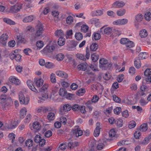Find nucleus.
<instances>
[{
    "mask_svg": "<svg viewBox=\"0 0 151 151\" xmlns=\"http://www.w3.org/2000/svg\"><path fill=\"white\" fill-rule=\"evenodd\" d=\"M48 87L47 85L45 84L40 88H39V90L41 93V95L39 96L38 98L40 100L45 101L48 98L47 90Z\"/></svg>",
    "mask_w": 151,
    "mask_h": 151,
    "instance_id": "nucleus-1",
    "label": "nucleus"
},
{
    "mask_svg": "<svg viewBox=\"0 0 151 151\" xmlns=\"http://www.w3.org/2000/svg\"><path fill=\"white\" fill-rule=\"evenodd\" d=\"M19 97L20 103L21 104L27 105L28 104L29 100V97H25L23 93L21 92L19 93Z\"/></svg>",
    "mask_w": 151,
    "mask_h": 151,
    "instance_id": "nucleus-2",
    "label": "nucleus"
},
{
    "mask_svg": "<svg viewBox=\"0 0 151 151\" xmlns=\"http://www.w3.org/2000/svg\"><path fill=\"white\" fill-rule=\"evenodd\" d=\"M36 33L37 36H40L42 35L44 31L43 26L40 22H39L35 27Z\"/></svg>",
    "mask_w": 151,
    "mask_h": 151,
    "instance_id": "nucleus-3",
    "label": "nucleus"
},
{
    "mask_svg": "<svg viewBox=\"0 0 151 151\" xmlns=\"http://www.w3.org/2000/svg\"><path fill=\"white\" fill-rule=\"evenodd\" d=\"M22 8V4H17L14 6H11L10 8V11L11 13H14L18 12Z\"/></svg>",
    "mask_w": 151,
    "mask_h": 151,
    "instance_id": "nucleus-4",
    "label": "nucleus"
},
{
    "mask_svg": "<svg viewBox=\"0 0 151 151\" xmlns=\"http://www.w3.org/2000/svg\"><path fill=\"white\" fill-rule=\"evenodd\" d=\"M8 39V35L6 34H3L0 36V45L5 46Z\"/></svg>",
    "mask_w": 151,
    "mask_h": 151,
    "instance_id": "nucleus-5",
    "label": "nucleus"
},
{
    "mask_svg": "<svg viewBox=\"0 0 151 151\" xmlns=\"http://www.w3.org/2000/svg\"><path fill=\"white\" fill-rule=\"evenodd\" d=\"M96 141L93 139L90 141V144L89 145L88 148L89 151H96Z\"/></svg>",
    "mask_w": 151,
    "mask_h": 151,
    "instance_id": "nucleus-6",
    "label": "nucleus"
},
{
    "mask_svg": "<svg viewBox=\"0 0 151 151\" xmlns=\"http://www.w3.org/2000/svg\"><path fill=\"white\" fill-rule=\"evenodd\" d=\"M71 108V106L68 104L64 105L62 108H61L59 111L60 114L63 115V112H67L69 111Z\"/></svg>",
    "mask_w": 151,
    "mask_h": 151,
    "instance_id": "nucleus-7",
    "label": "nucleus"
},
{
    "mask_svg": "<svg viewBox=\"0 0 151 151\" xmlns=\"http://www.w3.org/2000/svg\"><path fill=\"white\" fill-rule=\"evenodd\" d=\"M127 19H119L114 21L113 24L114 25H122L127 24Z\"/></svg>",
    "mask_w": 151,
    "mask_h": 151,
    "instance_id": "nucleus-8",
    "label": "nucleus"
},
{
    "mask_svg": "<svg viewBox=\"0 0 151 151\" xmlns=\"http://www.w3.org/2000/svg\"><path fill=\"white\" fill-rule=\"evenodd\" d=\"M55 49V47L53 46L47 45L41 51V52H44L45 53H47L52 52Z\"/></svg>",
    "mask_w": 151,
    "mask_h": 151,
    "instance_id": "nucleus-9",
    "label": "nucleus"
},
{
    "mask_svg": "<svg viewBox=\"0 0 151 151\" xmlns=\"http://www.w3.org/2000/svg\"><path fill=\"white\" fill-rule=\"evenodd\" d=\"M112 31V29L109 27L105 28L103 27L100 29V32L103 34L109 35Z\"/></svg>",
    "mask_w": 151,
    "mask_h": 151,
    "instance_id": "nucleus-10",
    "label": "nucleus"
},
{
    "mask_svg": "<svg viewBox=\"0 0 151 151\" xmlns=\"http://www.w3.org/2000/svg\"><path fill=\"white\" fill-rule=\"evenodd\" d=\"M101 126V124L99 122H97L96 124V128L94 132V135L95 137H98L100 134V129H101L100 127Z\"/></svg>",
    "mask_w": 151,
    "mask_h": 151,
    "instance_id": "nucleus-11",
    "label": "nucleus"
},
{
    "mask_svg": "<svg viewBox=\"0 0 151 151\" xmlns=\"http://www.w3.org/2000/svg\"><path fill=\"white\" fill-rule=\"evenodd\" d=\"M106 144V141L102 140L100 141L98 143L97 145L96 146V150H101L105 147Z\"/></svg>",
    "mask_w": 151,
    "mask_h": 151,
    "instance_id": "nucleus-12",
    "label": "nucleus"
},
{
    "mask_svg": "<svg viewBox=\"0 0 151 151\" xmlns=\"http://www.w3.org/2000/svg\"><path fill=\"white\" fill-rule=\"evenodd\" d=\"M33 83V82L30 80H29L27 82V85L29 88L32 91L37 93L38 92L37 90L34 87Z\"/></svg>",
    "mask_w": 151,
    "mask_h": 151,
    "instance_id": "nucleus-13",
    "label": "nucleus"
},
{
    "mask_svg": "<svg viewBox=\"0 0 151 151\" xmlns=\"http://www.w3.org/2000/svg\"><path fill=\"white\" fill-rule=\"evenodd\" d=\"M33 83V82L30 80H29L27 82V85L29 88L32 91L37 93L38 92L37 90L34 87Z\"/></svg>",
    "mask_w": 151,
    "mask_h": 151,
    "instance_id": "nucleus-14",
    "label": "nucleus"
},
{
    "mask_svg": "<svg viewBox=\"0 0 151 151\" xmlns=\"http://www.w3.org/2000/svg\"><path fill=\"white\" fill-rule=\"evenodd\" d=\"M33 83V82L30 80H29L27 82V85L29 88L32 91L37 93L38 92L37 90L34 87Z\"/></svg>",
    "mask_w": 151,
    "mask_h": 151,
    "instance_id": "nucleus-15",
    "label": "nucleus"
},
{
    "mask_svg": "<svg viewBox=\"0 0 151 151\" xmlns=\"http://www.w3.org/2000/svg\"><path fill=\"white\" fill-rule=\"evenodd\" d=\"M73 134L75 135L77 137L81 136L83 133L82 130L78 128L73 130Z\"/></svg>",
    "mask_w": 151,
    "mask_h": 151,
    "instance_id": "nucleus-16",
    "label": "nucleus"
},
{
    "mask_svg": "<svg viewBox=\"0 0 151 151\" xmlns=\"http://www.w3.org/2000/svg\"><path fill=\"white\" fill-rule=\"evenodd\" d=\"M103 10H97L93 11L91 13L92 16H101L103 14Z\"/></svg>",
    "mask_w": 151,
    "mask_h": 151,
    "instance_id": "nucleus-17",
    "label": "nucleus"
},
{
    "mask_svg": "<svg viewBox=\"0 0 151 151\" xmlns=\"http://www.w3.org/2000/svg\"><path fill=\"white\" fill-rule=\"evenodd\" d=\"M9 80L11 82L16 85H18L20 83V81L19 79L14 76L10 77Z\"/></svg>",
    "mask_w": 151,
    "mask_h": 151,
    "instance_id": "nucleus-18",
    "label": "nucleus"
},
{
    "mask_svg": "<svg viewBox=\"0 0 151 151\" xmlns=\"http://www.w3.org/2000/svg\"><path fill=\"white\" fill-rule=\"evenodd\" d=\"M56 74L58 76L64 78H66L68 77V75L65 72L58 70L56 72Z\"/></svg>",
    "mask_w": 151,
    "mask_h": 151,
    "instance_id": "nucleus-19",
    "label": "nucleus"
},
{
    "mask_svg": "<svg viewBox=\"0 0 151 151\" xmlns=\"http://www.w3.org/2000/svg\"><path fill=\"white\" fill-rule=\"evenodd\" d=\"M18 125V123L15 121H12L10 124L8 125L7 128L8 129H14L17 127Z\"/></svg>",
    "mask_w": 151,
    "mask_h": 151,
    "instance_id": "nucleus-20",
    "label": "nucleus"
},
{
    "mask_svg": "<svg viewBox=\"0 0 151 151\" xmlns=\"http://www.w3.org/2000/svg\"><path fill=\"white\" fill-rule=\"evenodd\" d=\"M35 16L33 15H30L24 17L23 19V21L24 22H29L32 21L35 18Z\"/></svg>",
    "mask_w": 151,
    "mask_h": 151,
    "instance_id": "nucleus-21",
    "label": "nucleus"
},
{
    "mask_svg": "<svg viewBox=\"0 0 151 151\" xmlns=\"http://www.w3.org/2000/svg\"><path fill=\"white\" fill-rule=\"evenodd\" d=\"M39 37L40 36H37L36 33L35 34L32 33L29 37L30 41L32 42H35L38 39V37Z\"/></svg>",
    "mask_w": 151,
    "mask_h": 151,
    "instance_id": "nucleus-22",
    "label": "nucleus"
},
{
    "mask_svg": "<svg viewBox=\"0 0 151 151\" xmlns=\"http://www.w3.org/2000/svg\"><path fill=\"white\" fill-rule=\"evenodd\" d=\"M55 35L56 37H61L64 35V33L61 29H57L55 32Z\"/></svg>",
    "mask_w": 151,
    "mask_h": 151,
    "instance_id": "nucleus-23",
    "label": "nucleus"
},
{
    "mask_svg": "<svg viewBox=\"0 0 151 151\" xmlns=\"http://www.w3.org/2000/svg\"><path fill=\"white\" fill-rule=\"evenodd\" d=\"M86 65H87V63L80 64L78 65V66L77 67V68L79 70H82L84 71L86 69V68H87Z\"/></svg>",
    "mask_w": 151,
    "mask_h": 151,
    "instance_id": "nucleus-24",
    "label": "nucleus"
},
{
    "mask_svg": "<svg viewBox=\"0 0 151 151\" xmlns=\"http://www.w3.org/2000/svg\"><path fill=\"white\" fill-rule=\"evenodd\" d=\"M124 5V2L122 1H116L113 4V6H116V7L118 8L122 7Z\"/></svg>",
    "mask_w": 151,
    "mask_h": 151,
    "instance_id": "nucleus-25",
    "label": "nucleus"
},
{
    "mask_svg": "<svg viewBox=\"0 0 151 151\" xmlns=\"http://www.w3.org/2000/svg\"><path fill=\"white\" fill-rule=\"evenodd\" d=\"M78 142H69L68 145V148L71 149L74 147L78 146Z\"/></svg>",
    "mask_w": 151,
    "mask_h": 151,
    "instance_id": "nucleus-26",
    "label": "nucleus"
},
{
    "mask_svg": "<svg viewBox=\"0 0 151 151\" xmlns=\"http://www.w3.org/2000/svg\"><path fill=\"white\" fill-rule=\"evenodd\" d=\"M33 128L37 130H39L41 128V125L39 123L37 122H35L33 124Z\"/></svg>",
    "mask_w": 151,
    "mask_h": 151,
    "instance_id": "nucleus-27",
    "label": "nucleus"
},
{
    "mask_svg": "<svg viewBox=\"0 0 151 151\" xmlns=\"http://www.w3.org/2000/svg\"><path fill=\"white\" fill-rule=\"evenodd\" d=\"M35 82L37 87L41 86L43 83V80L41 78L38 79H36L35 80Z\"/></svg>",
    "mask_w": 151,
    "mask_h": 151,
    "instance_id": "nucleus-28",
    "label": "nucleus"
},
{
    "mask_svg": "<svg viewBox=\"0 0 151 151\" xmlns=\"http://www.w3.org/2000/svg\"><path fill=\"white\" fill-rule=\"evenodd\" d=\"M134 64L135 66L137 68H139L141 65V63L140 59L137 58H135L134 61Z\"/></svg>",
    "mask_w": 151,
    "mask_h": 151,
    "instance_id": "nucleus-29",
    "label": "nucleus"
},
{
    "mask_svg": "<svg viewBox=\"0 0 151 151\" xmlns=\"http://www.w3.org/2000/svg\"><path fill=\"white\" fill-rule=\"evenodd\" d=\"M27 112V109L25 108H24L21 109L20 112V117L21 118L23 119L26 115Z\"/></svg>",
    "mask_w": 151,
    "mask_h": 151,
    "instance_id": "nucleus-30",
    "label": "nucleus"
},
{
    "mask_svg": "<svg viewBox=\"0 0 151 151\" xmlns=\"http://www.w3.org/2000/svg\"><path fill=\"white\" fill-rule=\"evenodd\" d=\"M147 35V31L145 29H143L140 31L139 35L142 38L146 37Z\"/></svg>",
    "mask_w": 151,
    "mask_h": 151,
    "instance_id": "nucleus-31",
    "label": "nucleus"
},
{
    "mask_svg": "<svg viewBox=\"0 0 151 151\" xmlns=\"http://www.w3.org/2000/svg\"><path fill=\"white\" fill-rule=\"evenodd\" d=\"M47 118L49 121H52L55 118V115L53 112L49 113L47 116Z\"/></svg>",
    "mask_w": 151,
    "mask_h": 151,
    "instance_id": "nucleus-32",
    "label": "nucleus"
},
{
    "mask_svg": "<svg viewBox=\"0 0 151 151\" xmlns=\"http://www.w3.org/2000/svg\"><path fill=\"white\" fill-rule=\"evenodd\" d=\"M65 39L63 38V36L60 37L58 40V44L60 46H63L65 43Z\"/></svg>",
    "mask_w": 151,
    "mask_h": 151,
    "instance_id": "nucleus-33",
    "label": "nucleus"
},
{
    "mask_svg": "<svg viewBox=\"0 0 151 151\" xmlns=\"http://www.w3.org/2000/svg\"><path fill=\"white\" fill-rule=\"evenodd\" d=\"M59 93L60 96H64L67 94V91L64 88H62L60 89Z\"/></svg>",
    "mask_w": 151,
    "mask_h": 151,
    "instance_id": "nucleus-34",
    "label": "nucleus"
},
{
    "mask_svg": "<svg viewBox=\"0 0 151 151\" xmlns=\"http://www.w3.org/2000/svg\"><path fill=\"white\" fill-rule=\"evenodd\" d=\"M135 19L137 22H141L143 19V16L140 14H137L135 16Z\"/></svg>",
    "mask_w": 151,
    "mask_h": 151,
    "instance_id": "nucleus-35",
    "label": "nucleus"
},
{
    "mask_svg": "<svg viewBox=\"0 0 151 151\" xmlns=\"http://www.w3.org/2000/svg\"><path fill=\"white\" fill-rule=\"evenodd\" d=\"M98 45L96 43H93L90 46V50L92 51H95L98 49Z\"/></svg>",
    "mask_w": 151,
    "mask_h": 151,
    "instance_id": "nucleus-36",
    "label": "nucleus"
},
{
    "mask_svg": "<svg viewBox=\"0 0 151 151\" xmlns=\"http://www.w3.org/2000/svg\"><path fill=\"white\" fill-rule=\"evenodd\" d=\"M4 22L10 25H14L15 24V23L14 21L11 20L6 18L4 19Z\"/></svg>",
    "mask_w": 151,
    "mask_h": 151,
    "instance_id": "nucleus-37",
    "label": "nucleus"
},
{
    "mask_svg": "<svg viewBox=\"0 0 151 151\" xmlns=\"http://www.w3.org/2000/svg\"><path fill=\"white\" fill-rule=\"evenodd\" d=\"M66 23L68 24H70L73 22V18L72 17L69 16L67 17L66 19Z\"/></svg>",
    "mask_w": 151,
    "mask_h": 151,
    "instance_id": "nucleus-38",
    "label": "nucleus"
},
{
    "mask_svg": "<svg viewBox=\"0 0 151 151\" xmlns=\"http://www.w3.org/2000/svg\"><path fill=\"white\" fill-rule=\"evenodd\" d=\"M147 129V125L146 124H142L140 128V130L141 131L145 132Z\"/></svg>",
    "mask_w": 151,
    "mask_h": 151,
    "instance_id": "nucleus-39",
    "label": "nucleus"
},
{
    "mask_svg": "<svg viewBox=\"0 0 151 151\" xmlns=\"http://www.w3.org/2000/svg\"><path fill=\"white\" fill-rule=\"evenodd\" d=\"M115 123L117 126L119 127H121L123 124L122 120L120 119L116 120V122H115Z\"/></svg>",
    "mask_w": 151,
    "mask_h": 151,
    "instance_id": "nucleus-40",
    "label": "nucleus"
},
{
    "mask_svg": "<svg viewBox=\"0 0 151 151\" xmlns=\"http://www.w3.org/2000/svg\"><path fill=\"white\" fill-rule=\"evenodd\" d=\"M44 44L43 41L41 40H39L37 41L36 43V45L37 47L40 49L42 47L44 46Z\"/></svg>",
    "mask_w": 151,
    "mask_h": 151,
    "instance_id": "nucleus-41",
    "label": "nucleus"
},
{
    "mask_svg": "<svg viewBox=\"0 0 151 151\" xmlns=\"http://www.w3.org/2000/svg\"><path fill=\"white\" fill-rule=\"evenodd\" d=\"M146 55V52H143L140 53L138 56V58H137L139 59H144L146 58V56H145Z\"/></svg>",
    "mask_w": 151,
    "mask_h": 151,
    "instance_id": "nucleus-42",
    "label": "nucleus"
},
{
    "mask_svg": "<svg viewBox=\"0 0 151 151\" xmlns=\"http://www.w3.org/2000/svg\"><path fill=\"white\" fill-rule=\"evenodd\" d=\"M126 12L124 9H120L118 10L116 12L117 14L119 16H122L124 15Z\"/></svg>",
    "mask_w": 151,
    "mask_h": 151,
    "instance_id": "nucleus-43",
    "label": "nucleus"
},
{
    "mask_svg": "<svg viewBox=\"0 0 151 151\" xmlns=\"http://www.w3.org/2000/svg\"><path fill=\"white\" fill-rule=\"evenodd\" d=\"M145 19L147 21H150L151 19V14L150 12L146 13L145 15Z\"/></svg>",
    "mask_w": 151,
    "mask_h": 151,
    "instance_id": "nucleus-44",
    "label": "nucleus"
},
{
    "mask_svg": "<svg viewBox=\"0 0 151 151\" xmlns=\"http://www.w3.org/2000/svg\"><path fill=\"white\" fill-rule=\"evenodd\" d=\"M64 55L62 53L57 54L56 56V58L58 61H61L63 59Z\"/></svg>",
    "mask_w": 151,
    "mask_h": 151,
    "instance_id": "nucleus-45",
    "label": "nucleus"
},
{
    "mask_svg": "<svg viewBox=\"0 0 151 151\" xmlns=\"http://www.w3.org/2000/svg\"><path fill=\"white\" fill-rule=\"evenodd\" d=\"M67 147V145L65 143H63L61 144L59 147L58 148V150L59 151L60 150H64L66 149Z\"/></svg>",
    "mask_w": 151,
    "mask_h": 151,
    "instance_id": "nucleus-46",
    "label": "nucleus"
},
{
    "mask_svg": "<svg viewBox=\"0 0 151 151\" xmlns=\"http://www.w3.org/2000/svg\"><path fill=\"white\" fill-rule=\"evenodd\" d=\"M75 37L76 39L78 40H80L82 39L83 36L82 34L80 33H76L75 35Z\"/></svg>",
    "mask_w": 151,
    "mask_h": 151,
    "instance_id": "nucleus-47",
    "label": "nucleus"
},
{
    "mask_svg": "<svg viewBox=\"0 0 151 151\" xmlns=\"http://www.w3.org/2000/svg\"><path fill=\"white\" fill-rule=\"evenodd\" d=\"M50 80L52 83H56V76L55 74L52 73L50 75Z\"/></svg>",
    "mask_w": 151,
    "mask_h": 151,
    "instance_id": "nucleus-48",
    "label": "nucleus"
},
{
    "mask_svg": "<svg viewBox=\"0 0 151 151\" xmlns=\"http://www.w3.org/2000/svg\"><path fill=\"white\" fill-rule=\"evenodd\" d=\"M92 102L90 101H88L86 103L87 107L89 109V111H91L93 110V107L91 106V105L92 104Z\"/></svg>",
    "mask_w": 151,
    "mask_h": 151,
    "instance_id": "nucleus-49",
    "label": "nucleus"
},
{
    "mask_svg": "<svg viewBox=\"0 0 151 151\" xmlns=\"http://www.w3.org/2000/svg\"><path fill=\"white\" fill-rule=\"evenodd\" d=\"M101 37V35L99 33L94 32L93 34V38L95 40H98Z\"/></svg>",
    "mask_w": 151,
    "mask_h": 151,
    "instance_id": "nucleus-50",
    "label": "nucleus"
},
{
    "mask_svg": "<svg viewBox=\"0 0 151 151\" xmlns=\"http://www.w3.org/2000/svg\"><path fill=\"white\" fill-rule=\"evenodd\" d=\"M91 58L93 62H96L99 59V55H97L96 53L93 54L91 55Z\"/></svg>",
    "mask_w": 151,
    "mask_h": 151,
    "instance_id": "nucleus-51",
    "label": "nucleus"
},
{
    "mask_svg": "<svg viewBox=\"0 0 151 151\" xmlns=\"http://www.w3.org/2000/svg\"><path fill=\"white\" fill-rule=\"evenodd\" d=\"M33 142L30 139H28L25 142V144L27 146L30 147L33 145Z\"/></svg>",
    "mask_w": 151,
    "mask_h": 151,
    "instance_id": "nucleus-52",
    "label": "nucleus"
},
{
    "mask_svg": "<svg viewBox=\"0 0 151 151\" xmlns=\"http://www.w3.org/2000/svg\"><path fill=\"white\" fill-rule=\"evenodd\" d=\"M129 41V39L126 38H123L121 39L120 42L122 44H127L128 42Z\"/></svg>",
    "mask_w": 151,
    "mask_h": 151,
    "instance_id": "nucleus-53",
    "label": "nucleus"
},
{
    "mask_svg": "<svg viewBox=\"0 0 151 151\" xmlns=\"http://www.w3.org/2000/svg\"><path fill=\"white\" fill-rule=\"evenodd\" d=\"M136 125V123L135 121H131L128 124V127L130 129H132Z\"/></svg>",
    "mask_w": 151,
    "mask_h": 151,
    "instance_id": "nucleus-54",
    "label": "nucleus"
},
{
    "mask_svg": "<svg viewBox=\"0 0 151 151\" xmlns=\"http://www.w3.org/2000/svg\"><path fill=\"white\" fill-rule=\"evenodd\" d=\"M44 134L45 137L48 138L52 136V132L51 130H48L46 131Z\"/></svg>",
    "mask_w": 151,
    "mask_h": 151,
    "instance_id": "nucleus-55",
    "label": "nucleus"
},
{
    "mask_svg": "<svg viewBox=\"0 0 151 151\" xmlns=\"http://www.w3.org/2000/svg\"><path fill=\"white\" fill-rule=\"evenodd\" d=\"M45 67L48 68H53L54 65L53 63L50 62H47L45 65Z\"/></svg>",
    "mask_w": 151,
    "mask_h": 151,
    "instance_id": "nucleus-56",
    "label": "nucleus"
},
{
    "mask_svg": "<svg viewBox=\"0 0 151 151\" xmlns=\"http://www.w3.org/2000/svg\"><path fill=\"white\" fill-rule=\"evenodd\" d=\"M76 56L78 58L83 61H85L86 60L84 55L82 54H78L76 55Z\"/></svg>",
    "mask_w": 151,
    "mask_h": 151,
    "instance_id": "nucleus-57",
    "label": "nucleus"
},
{
    "mask_svg": "<svg viewBox=\"0 0 151 151\" xmlns=\"http://www.w3.org/2000/svg\"><path fill=\"white\" fill-rule=\"evenodd\" d=\"M121 111L120 107H116L114 109V112L115 114H119Z\"/></svg>",
    "mask_w": 151,
    "mask_h": 151,
    "instance_id": "nucleus-58",
    "label": "nucleus"
},
{
    "mask_svg": "<svg viewBox=\"0 0 151 151\" xmlns=\"http://www.w3.org/2000/svg\"><path fill=\"white\" fill-rule=\"evenodd\" d=\"M99 63L101 65H105L108 63V61L107 60L104 58L100 59Z\"/></svg>",
    "mask_w": 151,
    "mask_h": 151,
    "instance_id": "nucleus-59",
    "label": "nucleus"
},
{
    "mask_svg": "<svg viewBox=\"0 0 151 151\" xmlns=\"http://www.w3.org/2000/svg\"><path fill=\"white\" fill-rule=\"evenodd\" d=\"M144 74L145 76H150L151 75V69H147L145 71Z\"/></svg>",
    "mask_w": 151,
    "mask_h": 151,
    "instance_id": "nucleus-60",
    "label": "nucleus"
},
{
    "mask_svg": "<svg viewBox=\"0 0 151 151\" xmlns=\"http://www.w3.org/2000/svg\"><path fill=\"white\" fill-rule=\"evenodd\" d=\"M26 30L27 32H32L34 31V28L31 26H28L26 28Z\"/></svg>",
    "mask_w": 151,
    "mask_h": 151,
    "instance_id": "nucleus-61",
    "label": "nucleus"
},
{
    "mask_svg": "<svg viewBox=\"0 0 151 151\" xmlns=\"http://www.w3.org/2000/svg\"><path fill=\"white\" fill-rule=\"evenodd\" d=\"M99 99V98L98 96L95 95L93 97L91 101L92 102V103H96L98 101Z\"/></svg>",
    "mask_w": 151,
    "mask_h": 151,
    "instance_id": "nucleus-62",
    "label": "nucleus"
},
{
    "mask_svg": "<svg viewBox=\"0 0 151 151\" xmlns=\"http://www.w3.org/2000/svg\"><path fill=\"white\" fill-rule=\"evenodd\" d=\"M88 27L86 25H83L81 27V31L84 32H86L88 30Z\"/></svg>",
    "mask_w": 151,
    "mask_h": 151,
    "instance_id": "nucleus-63",
    "label": "nucleus"
},
{
    "mask_svg": "<svg viewBox=\"0 0 151 151\" xmlns=\"http://www.w3.org/2000/svg\"><path fill=\"white\" fill-rule=\"evenodd\" d=\"M116 132L114 129H111L109 132V135L111 137H113L115 136L116 134Z\"/></svg>",
    "mask_w": 151,
    "mask_h": 151,
    "instance_id": "nucleus-64",
    "label": "nucleus"
}]
</instances>
